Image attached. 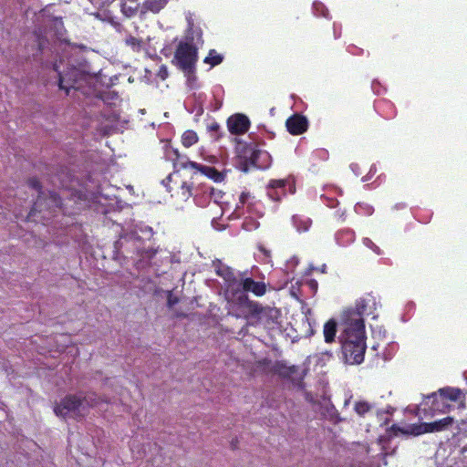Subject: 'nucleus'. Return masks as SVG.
Here are the masks:
<instances>
[{
  "instance_id": "obj_1",
  "label": "nucleus",
  "mask_w": 467,
  "mask_h": 467,
  "mask_svg": "<svg viewBox=\"0 0 467 467\" xmlns=\"http://www.w3.org/2000/svg\"><path fill=\"white\" fill-rule=\"evenodd\" d=\"M369 301V298H361L357 302L354 317L345 321L344 329L338 337L344 360L348 364H361L364 360L367 345L362 316L368 315L367 305Z\"/></svg>"
},
{
  "instance_id": "obj_2",
  "label": "nucleus",
  "mask_w": 467,
  "mask_h": 467,
  "mask_svg": "<svg viewBox=\"0 0 467 467\" xmlns=\"http://www.w3.org/2000/svg\"><path fill=\"white\" fill-rule=\"evenodd\" d=\"M235 287L240 288L233 299H235L237 304L244 308L243 315L244 318H254L257 322H265L269 324V319H274L278 317V310L269 306H263L255 301L248 298L246 293L251 292L256 296H262L266 293V285L264 282L254 281L251 277L241 278L237 281Z\"/></svg>"
},
{
  "instance_id": "obj_3",
  "label": "nucleus",
  "mask_w": 467,
  "mask_h": 467,
  "mask_svg": "<svg viewBox=\"0 0 467 467\" xmlns=\"http://www.w3.org/2000/svg\"><path fill=\"white\" fill-rule=\"evenodd\" d=\"M465 400V394L460 389L451 387L440 389L438 392L425 397L422 409L424 416L433 417L439 413H447L453 408L464 410Z\"/></svg>"
},
{
  "instance_id": "obj_4",
  "label": "nucleus",
  "mask_w": 467,
  "mask_h": 467,
  "mask_svg": "<svg viewBox=\"0 0 467 467\" xmlns=\"http://www.w3.org/2000/svg\"><path fill=\"white\" fill-rule=\"evenodd\" d=\"M165 156L167 160L172 162L175 170L192 169L215 182H221L224 180V174L220 172L214 167L192 161L187 156L182 155L177 149L171 147L167 148L165 150Z\"/></svg>"
},
{
  "instance_id": "obj_5",
  "label": "nucleus",
  "mask_w": 467,
  "mask_h": 467,
  "mask_svg": "<svg viewBox=\"0 0 467 467\" xmlns=\"http://www.w3.org/2000/svg\"><path fill=\"white\" fill-rule=\"evenodd\" d=\"M62 61L54 64V70L58 75V87L68 95L70 89L80 90L90 80L88 74L74 66L61 69Z\"/></svg>"
},
{
  "instance_id": "obj_6",
  "label": "nucleus",
  "mask_w": 467,
  "mask_h": 467,
  "mask_svg": "<svg viewBox=\"0 0 467 467\" xmlns=\"http://www.w3.org/2000/svg\"><path fill=\"white\" fill-rule=\"evenodd\" d=\"M27 184L30 188L38 192V196L34 202L30 212L28 213L27 218L35 220L37 213H42L45 209L49 211V213L53 215L56 209L62 210V201L59 195L55 192H50L47 197L43 196L41 192L42 185L39 180L36 177L29 178Z\"/></svg>"
},
{
  "instance_id": "obj_7",
  "label": "nucleus",
  "mask_w": 467,
  "mask_h": 467,
  "mask_svg": "<svg viewBox=\"0 0 467 467\" xmlns=\"http://www.w3.org/2000/svg\"><path fill=\"white\" fill-rule=\"evenodd\" d=\"M244 158V171H248L250 167L265 170L272 162L271 155L259 148L255 143L246 144L242 150Z\"/></svg>"
},
{
  "instance_id": "obj_8",
  "label": "nucleus",
  "mask_w": 467,
  "mask_h": 467,
  "mask_svg": "<svg viewBox=\"0 0 467 467\" xmlns=\"http://www.w3.org/2000/svg\"><path fill=\"white\" fill-rule=\"evenodd\" d=\"M198 61V47L188 43H179L176 47L172 62L184 73L191 74L195 70Z\"/></svg>"
},
{
  "instance_id": "obj_9",
  "label": "nucleus",
  "mask_w": 467,
  "mask_h": 467,
  "mask_svg": "<svg viewBox=\"0 0 467 467\" xmlns=\"http://www.w3.org/2000/svg\"><path fill=\"white\" fill-rule=\"evenodd\" d=\"M85 402L87 398L82 394H68L55 405L54 412L64 419L82 417L81 409H84Z\"/></svg>"
},
{
  "instance_id": "obj_10",
  "label": "nucleus",
  "mask_w": 467,
  "mask_h": 467,
  "mask_svg": "<svg viewBox=\"0 0 467 467\" xmlns=\"http://www.w3.org/2000/svg\"><path fill=\"white\" fill-rule=\"evenodd\" d=\"M227 127L232 134H244L250 128V120L247 116L237 113L228 118Z\"/></svg>"
},
{
  "instance_id": "obj_11",
  "label": "nucleus",
  "mask_w": 467,
  "mask_h": 467,
  "mask_svg": "<svg viewBox=\"0 0 467 467\" xmlns=\"http://www.w3.org/2000/svg\"><path fill=\"white\" fill-rule=\"evenodd\" d=\"M287 180H270L266 186V194L272 201L280 202L286 195Z\"/></svg>"
},
{
  "instance_id": "obj_12",
  "label": "nucleus",
  "mask_w": 467,
  "mask_h": 467,
  "mask_svg": "<svg viewBox=\"0 0 467 467\" xmlns=\"http://www.w3.org/2000/svg\"><path fill=\"white\" fill-rule=\"evenodd\" d=\"M287 131L292 135H301L307 130L308 120L301 114H293L285 121Z\"/></svg>"
},
{
  "instance_id": "obj_13",
  "label": "nucleus",
  "mask_w": 467,
  "mask_h": 467,
  "mask_svg": "<svg viewBox=\"0 0 467 467\" xmlns=\"http://www.w3.org/2000/svg\"><path fill=\"white\" fill-rule=\"evenodd\" d=\"M217 275L223 278L226 283V294H230L232 296H234L240 288L235 287L238 279L233 273L230 267L228 266H221L216 269Z\"/></svg>"
},
{
  "instance_id": "obj_14",
  "label": "nucleus",
  "mask_w": 467,
  "mask_h": 467,
  "mask_svg": "<svg viewBox=\"0 0 467 467\" xmlns=\"http://www.w3.org/2000/svg\"><path fill=\"white\" fill-rule=\"evenodd\" d=\"M454 418L447 416L432 422L423 423L421 427L423 428V432H439L448 430L452 426Z\"/></svg>"
},
{
  "instance_id": "obj_15",
  "label": "nucleus",
  "mask_w": 467,
  "mask_h": 467,
  "mask_svg": "<svg viewBox=\"0 0 467 467\" xmlns=\"http://www.w3.org/2000/svg\"><path fill=\"white\" fill-rule=\"evenodd\" d=\"M270 371L281 378L288 379L296 372V369L295 366H288L284 360H277L272 365Z\"/></svg>"
},
{
  "instance_id": "obj_16",
  "label": "nucleus",
  "mask_w": 467,
  "mask_h": 467,
  "mask_svg": "<svg viewBox=\"0 0 467 467\" xmlns=\"http://www.w3.org/2000/svg\"><path fill=\"white\" fill-rule=\"evenodd\" d=\"M179 43H188L189 45H196V47H198L199 44L203 43L202 29L200 27L186 28L184 38Z\"/></svg>"
},
{
  "instance_id": "obj_17",
  "label": "nucleus",
  "mask_w": 467,
  "mask_h": 467,
  "mask_svg": "<svg viewBox=\"0 0 467 467\" xmlns=\"http://www.w3.org/2000/svg\"><path fill=\"white\" fill-rule=\"evenodd\" d=\"M168 1L169 0H145L140 6V14L145 15L148 12L157 14L166 6Z\"/></svg>"
},
{
  "instance_id": "obj_18",
  "label": "nucleus",
  "mask_w": 467,
  "mask_h": 467,
  "mask_svg": "<svg viewBox=\"0 0 467 467\" xmlns=\"http://www.w3.org/2000/svg\"><path fill=\"white\" fill-rule=\"evenodd\" d=\"M337 332V321L333 318L327 321L323 327L325 342L328 343V344L335 342Z\"/></svg>"
},
{
  "instance_id": "obj_19",
  "label": "nucleus",
  "mask_w": 467,
  "mask_h": 467,
  "mask_svg": "<svg viewBox=\"0 0 467 467\" xmlns=\"http://www.w3.org/2000/svg\"><path fill=\"white\" fill-rule=\"evenodd\" d=\"M157 250L153 248H143L137 250V255L140 257V260L136 263L138 267H144L145 265H150V260L156 255Z\"/></svg>"
},
{
  "instance_id": "obj_20",
  "label": "nucleus",
  "mask_w": 467,
  "mask_h": 467,
  "mask_svg": "<svg viewBox=\"0 0 467 467\" xmlns=\"http://www.w3.org/2000/svg\"><path fill=\"white\" fill-rule=\"evenodd\" d=\"M292 222L298 232H306L312 224V220L302 214L293 215Z\"/></svg>"
},
{
  "instance_id": "obj_21",
  "label": "nucleus",
  "mask_w": 467,
  "mask_h": 467,
  "mask_svg": "<svg viewBox=\"0 0 467 467\" xmlns=\"http://www.w3.org/2000/svg\"><path fill=\"white\" fill-rule=\"evenodd\" d=\"M467 439V420H462L458 422L456 431L453 433V440L461 446Z\"/></svg>"
},
{
  "instance_id": "obj_22",
  "label": "nucleus",
  "mask_w": 467,
  "mask_h": 467,
  "mask_svg": "<svg viewBox=\"0 0 467 467\" xmlns=\"http://www.w3.org/2000/svg\"><path fill=\"white\" fill-rule=\"evenodd\" d=\"M140 9L139 3H135V1L127 2L121 1L120 3V11L121 13L128 18H130L138 13Z\"/></svg>"
},
{
  "instance_id": "obj_23",
  "label": "nucleus",
  "mask_w": 467,
  "mask_h": 467,
  "mask_svg": "<svg viewBox=\"0 0 467 467\" xmlns=\"http://www.w3.org/2000/svg\"><path fill=\"white\" fill-rule=\"evenodd\" d=\"M125 45L130 47L133 52L139 53L145 47V41L140 37L129 35L125 38Z\"/></svg>"
},
{
  "instance_id": "obj_24",
  "label": "nucleus",
  "mask_w": 467,
  "mask_h": 467,
  "mask_svg": "<svg viewBox=\"0 0 467 467\" xmlns=\"http://www.w3.org/2000/svg\"><path fill=\"white\" fill-rule=\"evenodd\" d=\"M198 140L197 133L192 130H187L182 135V143L186 148H190L197 143Z\"/></svg>"
},
{
  "instance_id": "obj_25",
  "label": "nucleus",
  "mask_w": 467,
  "mask_h": 467,
  "mask_svg": "<svg viewBox=\"0 0 467 467\" xmlns=\"http://www.w3.org/2000/svg\"><path fill=\"white\" fill-rule=\"evenodd\" d=\"M223 60V57L217 53L215 49H210L208 55L203 59L205 64H209L211 67L220 65Z\"/></svg>"
},
{
  "instance_id": "obj_26",
  "label": "nucleus",
  "mask_w": 467,
  "mask_h": 467,
  "mask_svg": "<svg viewBox=\"0 0 467 467\" xmlns=\"http://www.w3.org/2000/svg\"><path fill=\"white\" fill-rule=\"evenodd\" d=\"M209 193V198L215 203H220L223 201L224 193L221 190L214 189L212 186L204 185V193Z\"/></svg>"
},
{
  "instance_id": "obj_27",
  "label": "nucleus",
  "mask_w": 467,
  "mask_h": 467,
  "mask_svg": "<svg viewBox=\"0 0 467 467\" xmlns=\"http://www.w3.org/2000/svg\"><path fill=\"white\" fill-rule=\"evenodd\" d=\"M372 409V405L367 401H357L354 410L358 415L364 417Z\"/></svg>"
},
{
  "instance_id": "obj_28",
  "label": "nucleus",
  "mask_w": 467,
  "mask_h": 467,
  "mask_svg": "<svg viewBox=\"0 0 467 467\" xmlns=\"http://www.w3.org/2000/svg\"><path fill=\"white\" fill-rule=\"evenodd\" d=\"M202 194L196 193L194 195L193 199L197 205L204 207L209 203L211 199L209 198L208 192L204 193V185L202 186Z\"/></svg>"
},
{
  "instance_id": "obj_29",
  "label": "nucleus",
  "mask_w": 467,
  "mask_h": 467,
  "mask_svg": "<svg viewBox=\"0 0 467 467\" xmlns=\"http://www.w3.org/2000/svg\"><path fill=\"white\" fill-rule=\"evenodd\" d=\"M178 194H181V197L182 200L186 201L188 200L192 195V188L190 185H188L186 182H182L180 187V191L178 192Z\"/></svg>"
},
{
  "instance_id": "obj_30",
  "label": "nucleus",
  "mask_w": 467,
  "mask_h": 467,
  "mask_svg": "<svg viewBox=\"0 0 467 467\" xmlns=\"http://www.w3.org/2000/svg\"><path fill=\"white\" fill-rule=\"evenodd\" d=\"M356 211L360 212L361 209H364L368 214H371L373 212V208L369 205L364 204V203H357L356 205Z\"/></svg>"
},
{
  "instance_id": "obj_31",
  "label": "nucleus",
  "mask_w": 467,
  "mask_h": 467,
  "mask_svg": "<svg viewBox=\"0 0 467 467\" xmlns=\"http://www.w3.org/2000/svg\"><path fill=\"white\" fill-rule=\"evenodd\" d=\"M462 447L461 449V456H462V462L465 464H467V442L462 443Z\"/></svg>"
},
{
  "instance_id": "obj_32",
  "label": "nucleus",
  "mask_w": 467,
  "mask_h": 467,
  "mask_svg": "<svg viewBox=\"0 0 467 467\" xmlns=\"http://www.w3.org/2000/svg\"><path fill=\"white\" fill-rule=\"evenodd\" d=\"M220 128V125L216 121H213L207 126L208 130L211 132H218Z\"/></svg>"
},
{
  "instance_id": "obj_33",
  "label": "nucleus",
  "mask_w": 467,
  "mask_h": 467,
  "mask_svg": "<svg viewBox=\"0 0 467 467\" xmlns=\"http://www.w3.org/2000/svg\"><path fill=\"white\" fill-rule=\"evenodd\" d=\"M186 20H187V28H198L199 27L194 25V21H193V18L192 17L191 14L186 16Z\"/></svg>"
},
{
  "instance_id": "obj_34",
  "label": "nucleus",
  "mask_w": 467,
  "mask_h": 467,
  "mask_svg": "<svg viewBox=\"0 0 467 467\" xmlns=\"http://www.w3.org/2000/svg\"><path fill=\"white\" fill-rule=\"evenodd\" d=\"M171 175L170 174L165 180H163L162 183L167 187V191L173 195V188L168 185V182H171Z\"/></svg>"
},
{
  "instance_id": "obj_35",
  "label": "nucleus",
  "mask_w": 467,
  "mask_h": 467,
  "mask_svg": "<svg viewBox=\"0 0 467 467\" xmlns=\"http://www.w3.org/2000/svg\"><path fill=\"white\" fill-rule=\"evenodd\" d=\"M250 198V193L249 192H242L240 197H239V202L242 203V204H244L248 199Z\"/></svg>"
},
{
  "instance_id": "obj_36",
  "label": "nucleus",
  "mask_w": 467,
  "mask_h": 467,
  "mask_svg": "<svg viewBox=\"0 0 467 467\" xmlns=\"http://www.w3.org/2000/svg\"><path fill=\"white\" fill-rule=\"evenodd\" d=\"M351 48H356V47H348V52L352 53L354 55H357L358 53H356L355 51L351 50Z\"/></svg>"
},
{
  "instance_id": "obj_37",
  "label": "nucleus",
  "mask_w": 467,
  "mask_h": 467,
  "mask_svg": "<svg viewBox=\"0 0 467 467\" xmlns=\"http://www.w3.org/2000/svg\"><path fill=\"white\" fill-rule=\"evenodd\" d=\"M92 4H98L100 0H89Z\"/></svg>"
},
{
  "instance_id": "obj_38",
  "label": "nucleus",
  "mask_w": 467,
  "mask_h": 467,
  "mask_svg": "<svg viewBox=\"0 0 467 467\" xmlns=\"http://www.w3.org/2000/svg\"><path fill=\"white\" fill-rule=\"evenodd\" d=\"M335 215L338 216V218H341L343 216V213L339 214V213H336Z\"/></svg>"
},
{
  "instance_id": "obj_39",
  "label": "nucleus",
  "mask_w": 467,
  "mask_h": 467,
  "mask_svg": "<svg viewBox=\"0 0 467 467\" xmlns=\"http://www.w3.org/2000/svg\"><path fill=\"white\" fill-rule=\"evenodd\" d=\"M232 447H233L234 449H235V447H236L235 443L232 442Z\"/></svg>"
}]
</instances>
